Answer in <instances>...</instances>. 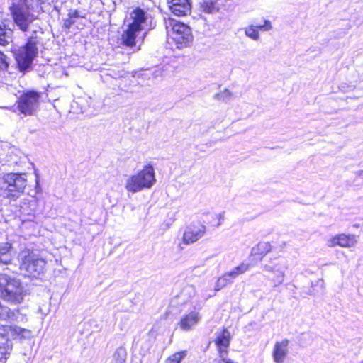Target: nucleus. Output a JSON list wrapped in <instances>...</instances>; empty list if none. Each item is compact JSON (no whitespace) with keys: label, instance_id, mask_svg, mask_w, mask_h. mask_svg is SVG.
I'll return each mask as SVG.
<instances>
[{"label":"nucleus","instance_id":"obj_1","mask_svg":"<svg viewBox=\"0 0 363 363\" xmlns=\"http://www.w3.org/2000/svg\"><path fill=\"white\" fill-rule=\"evenodd\" d=\"M165 27L168 41L174 43L177 48L182 49L192 44L194 36L191 28L187 24L168 18L165 20Z\"/></svg>","mask_w":363,"mask_h":363},{"label":"nucleus","instance_id":"obj_2","mask_svg":"<svg viewBox=\"0 0 363 363\" xmlns=\"http://www.w3.org/2000/svg\"><path fill=\"white\" fill-rule=\"evenodd\" d=\"M11 334L13 340H25L31 335V331L16 325H0V362L6 361L13 350V344L9 339Z\"/></svg>","mask_w":363,"mask_h":363},{"label":"nucleus","instance_id":"obj_3","mask_svg":"<svg viewBox=\"0 0 363 363\" xmlns=\"http://www.w3.org/2000/svg\"><path fill=\"white\" fill-rule=\"evenodd\" d=\"M25 290L20 280L0 273V298L6 303L18 305L23 302Z\"/></svg>","mask_w":363,"mask_h":363},{"label":"nucleus","instance_id":"obj_4","mask_svg":"<svg viewBox=\"0 0 363 363\" xmlns=\"http://www.w3.org/2000/svg\"><path fill=\"white\" fill-rule=\"evenodd\" d=\"M11 18L22 32H27L30 24L35 19L27 0H19L9 6Z\"/></svg>","mask_w":363,"mask_h":363},{"label":"nucleus","instance_id":"obj_5","mask_svg":"<svg viewBox=\"0 0 363 363\" xmlns=\"http://www.w3.org/2000/svg\"><path fill=\"white\" fill-rule=\"evenodd\" d=\"M156 179L154 168L151 164L145 165L138 173L131 175L126 181L125 189L131 193L150 189Z\"/></svg>","mask_w":363,"mask_h":363},{"label":"nucleus","instance_id":"obj_6","mask_svg":"<svg viewBox=\"0 0 363 363\" xmlns=\"http://www.w3.org/2000/svg\"><path fill=\"white\" fill-rule=\"evenodd\" d=\"M26 186L25 173L9 172L4 175L1 189L6 198L16 199L23 193Z\"/></svg>","mask_w":363,"mask_h":363},{"label":"nucleus","instance_id":"obj_7","mask_svg":"<svg viewBox=\"0 0 363 363\" xmlns=\"http://www.w3.org/2000/svg\"><path fill=\"white\" fill-rule=\"evenodd\" d=\"M45 261L35 255L33 250L23 251L19 269L25 272V276L30 278H37L43 273Z\"/></svg>","mask_w":363,"mask_h":363},{"label":"nucleus","instance_id":"obj_8","mask_svg":"<svg viewBox=\"0 0 363 363\" xmlns=\"http://www.w3.org/2000/svg\"><path fill=\"white\" fill-rule=\"evenodd\" d=\"M37 51V43L35 38H28L26 44L18 50L15 56L16 61L21 70L24 71L30 67Z\"/></svg>","mask_w":363,"mask_h":363},{"label":"nucleus","instance_id":"obj_9","mask_svg":"<svg viewBox=\"0 0 363 363\" xmlns=\"http://www.w3.org/2000/svg\"><path fill=\"white\" fill-rule=\"evenodd\" d=\"M40 98V92L33 90L24 91L16 101L17 108L21 113L30 116L38 107Z\"/></svg>","mask_w":363,"mask_h":363},{"label":"nucleus","instance_id":"obj_10","mask_svg":"<svg viewBox=\"0 0 363 363\" xmlns=\"http://www.w3.org/2000/svg\"><path fill=\"white\" fill-rule=\"evenodd\" d=\"M232 340L230 332L226 328H223L217 333L213 342L216 346V350L220 359L216 363H238L228 357H224V354H227L229 351V347Z\"/></svg>","mask_w":363,"mask_h":363},{"label":"nucleus","instance_id":"obj_11","mask_svg":"<svg viewBox=\"0 0 363 363\" xmlns=\"http://www.w3.org/2000/svg\"><path fill=\"white\" fill-rule=\"evenodd\" d=\"M206 232V226L201 222H194L187 225L182 236L185 245L192 244L202 238Z\"/></svg>","mask_w":363,"mask_h":363},{"label":"nucleus","instance_id":"obj_12","mask_svg":"<svg viewBox=\"0 0 363 363\" xmlns=\"http://www.w3.org/2000/svg\"><path fill=\"white\" fill-rule=\"evenodd\" d=\"M357 242L354 235L339 233L332 236L328 240L327 245L329 247H340L349 248L353 247Z\"/></svg>","mask_w":363,"mask_h":363},{"label":"nucleus","instance_id":"obj_13","mask_svg":"<svg viewBox=\"0 0 363 363\" xmlns=\"http://www.w3.org/2000/svg\"><path fill=\"white\" fill-rule=\"evenodd\" d=\"M272 250V246L269 242L261 241L258 242L252 248L250 252V259L252 264L261 262Z\"/></svg>","mask_w":363,"mask_h":363},{"label":"nucleus","instance_id":"obj_14","mask_svg":"<svg viewBox=\"0 0 363 363\" xmlns=\"http://www.w3.org/2000/svg\"><path fill=\"white\" fill-rule=\"evenodd\" d=\"M170 11L177 16L190 14L191 4L190 0H167Z\"/></svg>","mask_w":363,"mask_h":363},{"label":"nucleus","instance_id":"obj_15","mask_svg":"<svg viewBox=\"0 0 363 363\" xmlns=\"http://www.w3.org/2000/svg\"><path fill=\"white\" fill-rule=\"evenodd\" d=\"M130 18L131 20L129 23L130 25L143 30V25L150 18V15L147 11L140 6H136L130 12Z\"/></svg>","mask_w":363,"mask_h":363},{"label":"nucleus","instance_id":"obj_16","mask_svg":"<svg viewBox=\"0 0 363 363\" xmlns=\"http://www.w3.org/2000/svg\"><path fill=\"white\" fill-rule=\"evenodd\" d=\"M289 341L284 339L274 343L272 350V357L275 363H283L288 354Z\"/></svg>","mask_w":363,"mask_h":363},{"label":"nucleus","instance_id":"obj_17","mask_svg":"<svg viewBox=\"0 0 363 363\" xmlns=\"http://www.w3.org/2000/svg\"><path fill=\"white\" fill-rule=\"evenodd\" d=\"M142 30L134 27L129 23L126 29L121 35V43L123 45L128 48H133L136 45V39L140 32Z\"/></svg>","mask_w":363,"mask_h":363},{"label":"nucleus","instance_id":"obj_18","mask_svg":"<svg viewBox=\"0 0 363 363\" xmlns=\"http://www.w3.org/2000/svg\"><path fill=\"white\" fill-rule=\"evenodd\" d=\"M201 320V315L196 311H190L184 315L179 320L178 325L183 330L188 331L193 329Z\"/></svg>","mask_w":363,"mask_h":363},{"label":"nucleus","instance_id":"obj_19","mask_svg":"<svg viewBox=\"0 0 363 363\" xmlns=\"http://www.w3.org/2000/svg\"><path fill=\"white\" fill-rule=\"evenodd\" d=\"M271 28V22L268 20H264V23L262 25H250L249 26L246 27L245 28V33L247 37L253 40H258L259 38V31H267L269 30Z\"/></svg>","mask_w":363,"mask_h":363},{"label":"nucleus","instance_id":"obj_20","mask_svg":"<svg viewBox=\"0 0 363 363\" xmlns=\"http://www.w3.org/2000/svg\"><path fill=\"white\" fill-rule=\"evenodd\" d=\"M12 245L9 242H4L0 245V263L8 264L11 262V251Z\"/></svg>","mask_w":363,"mask_h":363},{"label":"nucleus","instance_id":"obj_21","mask_svg":"<svg viewBox=\"0 0 363 363\" xmlns=\"http://www.w3.org/2000/svg\"><path fill=\"white\" fill-rule=\"evenodd\" d=\"M200 9L206 13H213L218 11L219 6L216 0H203L200 3Z\"/></svg>","mask_w":363,"mask_h":363},{"label":"nucleus","instance_id":"obj_22","mask_svg":"<svg viewBox=\"0 0 363 363\" xmlns=\"http://www.w3.org/2000/svg\"><path fill=\"white\" fill-rule=\"evenodd\" d=\"M127 358V352L124 347L117 348L112 354L110 363H125Z\"/></svg>","mask_w":363,"mask_h":363},{"label":"nucleus","instance_id":"obj_23","mask_svg":"<svg viewBox=\"0 0 363 363\" xmlns=\"http://www.w3.org/2000/svg\"><path fill=\"white\" fill-rule=\"evenodd\" d=\"M12 37V30L7 28L5 25L0 24V45L6 46Z\"/></svg>","mask_w":363,"mask_h":363},{"label":"nucleus","instance_id":"obj_24","mask_svg":"<svg viewBox=\"0 0 363 363\" xmlns=\"http://www.w3.org/2000/svg\"><path fill=\"white\" fill-rule=\"evenodd\" d=\"M252 265V262L251 263L242 262L240 265L235 267L233 269V270L226 273L225 275L232 277V278H235V277H237L240 274H244L245 272L248 271Z\"/></svg>","mask_w":363,"mask_h":363},{"label":"nucleus","instance_id":"obj_25","mask_svg":"<svg viewBox=\"0 0 363 363\" xmlns=\"http://www.w3.org/2000/svg\"><path fill=\"white\" fill-rule=\"evenodd\" d=\"M186 356V350L175 352L166 358L164 363H181Z\"/></svg>","mask_w":363,"mask_h":363},{"label":"nucleus","instance_id":"obj_26","mask_svg":"<svg viewBox=\"0 0 363 363\" xmlns=\"http://www.w3.org/2000/svg\"><path fill=\"white\" fill-rule=\"evenodd\" d=\"M80 17L79 13L78 11L74 10L68 13L67 18L64 20L63 28L65 29H69L72 26H73L77 19Z\"/></svg>","mask_w":363,"mask_h":363},{"label":"nucleus","instance_id":"obj_27","mask_svg":"<svg viewBox=\"0 0 363 363\" xmlns=\"http://www.w3.org/2000/svg\"><path fill=\"white\" fill-rule=\"evenodd\" d=\"M15 312L0 302V319L11 320L15 318Z\"/></svg>","mask_w":363,"mask_h":363},{"label":"nucleus","instance_id":"obj_28","mask_svg":"<svg viewBox=\"0 0 363 363\" xmlns=\"http://www.w3.org/2000/svg\"><path fill=\"white\" fill-rule=\"evenodd\" d=\"M224 220V215L223 213L212 214L210 216L208 224L210 227L216 228L220 226Z\"/></svg>","mask_w":363,"mask_h":363},{"label":"nucleus","instance_id":"obj_29","mask_svg":"<svg viewBox=\"0 0 363 363\" xmlns=\"http://www.w3.org/2000/svg\"><path fill=\"white\" fill-rule=\"evenodd\" d=\"M9 62L6 55L0 50V72L6 71L9 67Z\"/></svg>","mask_w":363,"mask_h":363},{"label":"nucleus","instance_id":"obj_30","mask_svg":"<svg viewBox=\"0 0 363 363\" xmlns=\"http://www.w3.org/2000/svg\"><path fill=\"white\" fill-rule=\"evenodd\" d=\"M169 311L166 312V313H165V315H166L167 316V315H169Z\"/></svg>","mask_w":363,"mask_h":363},{"label":"nucleus","instance_id":"obj_31","mask_svg":"<svg viewBox=\"0 0 363 363\" xmlns=\"http://www.w3.org/2000/svg\"><path fill=\"white\" fill-rule=\"evenodd\" d=\"M360 363H363V361H362V362H361Z\"/></svg>","mask_w":363,"mask_h":363}]
</instances>
